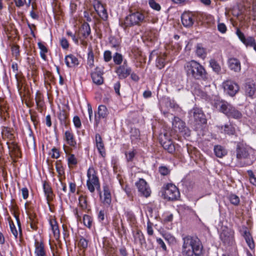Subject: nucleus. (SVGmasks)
<instances>
[{
  "mask_svg": "<svg viewBox=\"0 0 256 256\" xmlns=\"http://www.w3.org/2000/svg\"><path fill=\"white\" fill-rule=\"evenodd\" d=\"M182 254L184 256H201L202 244L197 237L186 236L182 238Z\"/></svg>",
  "mask_w": 256,
  "mask_h": 256,
  "instance_id": "obj_1",
  "label": "nucleus"
},
{
  "mask_svg": "<svg viewBox=\"0 0 256 256\" xmlns=\"http://www.w3.org/2000/svg\"><path fill=\"white\" fill-rule=\"evenodd\" d=\"M184 70L188 76L195 80H204L206 78L207 73L204 67L194 60L186 62Z\"/></svg>",
  "mask_w": 256,
  "mask_h": 256,
  "instance_id": "obj_2",
  "label": "nucleus"
},
{
  "mask_svg": "<svg viewBox=\"0 0 256 256\" xmlns=\"http://www.w3.org/2000/svg\"><path fill=\"white\" fill-rule=\"evenodd\" d=\"M216 108L229 118L240 120L242 118V112L230 103L224 100H216L214 104Z\"/></svg>",
  "mask_w": 256,
  "mask_h": 256,
  "instance_id": "obj_3",
  "label": "nucleus"
},
{
  "mask_svg": "<svg viewBox=\"0 0 256 256\" xmlns=\"http://www.w3.org/2000/svg\"><path fill=\"white\" fill-rule=\"evenodd\" d=\"M188 115L190 124L196 128L206 123V116L200 108H194L189 112Z\"/></svg>",
  "mask_w": 256,
  "mask_h": 256,
  "instance_id": "obj_4",
  "label": "nucleus"
},
{
  "mask_svg": "<svg viewBox=\"0 0 256 256\" xmlns=\"http://www.w3.org/2000/svg\"><path fill=\"white\" fill-rule=\"evenodd\" d=\"M88 180L86 186L88 190L92 193L94 192L96 189L100 192V186L96 172L93 167L90 168L87 171Z\"/></svg>",
  "mask_w": 256,
  "mask_h": 256,
  "instance_id": "obj_5",
  "label": "nucleus"
},
{
  "mask_svg": "<svg viewBox=\"0 0 256 256\" xmlns=\"http://www.w3.org/2000/svg\"><path fill=\"white\" fill-rule=\"evenodd\" d=\"M144 14L140 12H132L126 18L123 24L126 27L138 26L144 22Z\"/></svg>",
  "mask_w": 256,
  "mask_h": 256,
  "instance_id": "obj_6",
  "label": "nucleus"
},
{
  "mask_svg": "<svg viewBox=\"0 0 256 256\" xmlns=\"http://www.w3.org/2000/svg\"><path fill=\"white\" fill-rule=\"evenodd\" d=\"M164 188V196L166 199L169 200H176L180 198L179 190L174 184H168Z\"/></svg>",
  "mask_w": 256,
  "mask_h": 256,
  "instance_id": "obj_7",
  "label": "nucleus"
},
{
  "mask_svg": "<svg viewBox=\"0 0 256 256\" xmlns=\"http://www.w3.org/2000/svg\"><path fill=\"white\" fill-rule=\"evenodd\" d=\"M159 140L164 148L170 154L175 151V146L170 138L167 132L161 133L159 136Z\"/></svg>",
  "mask_w": 256,
  "mask_h": 256,
  "instance_id": "obj_8",
  "label": "nucleus"
},
{
  "mask_svg": "<svg viewBox=\"0 0 256 256\" xmlns=\"http://www.w3.org/2000/svg\"><path fill=\"white\" fill-rule=\"evenodd\" d=\"M220 238L225 244H230L234 240V232L227 226H222Z\"/></svg>",
  "mask_w": 256,
  "mask_h": 256,
  "instance_id": "obj_9",
  "label": "nucleus"
},
{
  "mask_svg": "<svg viewBox=\"0 0 256 256\" xmlns=\"http://www.w3.org/2000/svg\"><path fill=\"white\" fill-rule=\"evenodd\" d=\"M222 87L224 92L231 96H235L239 90L238 84L230 80H227L224 82L222 83Z\"/></svg>",
  "mask_w": 256,
  "mask_h": 256,
  "instance_id": "obj_10",
  "label": "nucleus"
},
{
  "mask_svg": "<svg viewBox=\"0 0 256 256\" xmlns=\"http://www.w3.org/2000/svg\"><path fill=\"white\" fill-rule=\"evenodd\" d=\"M132 69L128 66L126 60L124 61L122 65L117 67L116 72L120 79H124L127 78L131 73Z\"/></svg>",
  "mask_w": 256,
  "mask_h": 256,
  "instance_id": "obj_11",
  "label": "nucleus"
},
{
  "mask_svg": "<svg viewBox=\"0 0 256 256\" xmlns=\"http://www.w3.org/2000/svg\"><path fill=\"white\" fill-rule=\"evenodd\" d=\"M138 188V192L142 196L148 198L150 196L151 190L146 180L143 178H140L136 184Z\"/></svg>",
  "mask_w": 256,
  "mask_h": 256,
  "instance_id": "obj_12",
  "label": "nucleus"
},
{
  "mask_svg": "<svg viewBox=\"0 0 256 256\" xmlns=\"http://www.w3.org/2000/svg\"><path fill=\"white\" fill-rule=\"evenodd\" d=\"M236 34L240 41L246 46L252 47L254 45L255 39L254 37L248 36L246 37L239 28H236Z\"/></svg>",
  "mask_w": 256,
  "mask_h": 256,
  "instance_id": "obj_13",
  "label": "nucleus"
},
{
  "mask_svg": "<svg viewBox=\"0 0 256 256\" xmlns=\"http://www.w3.org/2000/svg\"><path fill=\"white\" fill-rule=\"evenodd\" d=\"M181 20L184 26L190 27L194 23V17L192 12H184L182 15Z\"/></svg>",
  "mask_w": 256,
  "mask_h": 256,
  "instance_id": "obj_14",
  "label": "nucleus"
},
{
  "mask_svg": "<svg viewBox=\"0 0 256 256\" xmlns=\"http://www.w3.org/2000/svg\"><path fill=\"white\" fill-rule=\"evenodd\" d=\"M236 152L238 159L246 158L249 156L247 148L242 144L238 143L237 144Z\"/></svg>",
  "mask_w": 256,
  "mask_h": 256,
  "instance_id": "obj_15",
  "label": "nucleus"
},
{
  "mask_svg": "<svg viewBox=\"0 0 256 256\" xmlns=\"http://www.w3.org/2000/svg\"><path fill=\"white\" fill-rule=\"evenodd\" d=\"M172 126L176 132H183L186 128L185 123L179 118L174 116L172 121Z\"/></svg>",
  "mask_w": 256,
  "mask_h": 256,
  "instance_id": "obj_16",
  "label": "nucleus"
},
{
  "mask_svg": "<svg viewBox=\"0 0 256 256\" xmlns=\"http://www.w3.org/2000/svg\"><path fill=\"white\" fill-rule=\"evenodd\" d=\"M228 66L229 68L235 72H240L241 70L240 62L239 60L236 58H230L228 60Z\"/></svg>",
  "mask_w": 256,
  "mask_h": 256,
  "instance_id": "obj_17",
  "label": "nucleus"
},
{
  "mask_svg": "<svg viewBox=\"0 0 256 256\" xmlns=\"http://www.w3.org/2000/svg\"><path fill=\"white\" fill-rule=\"evenodd\" d=\"M64 140H66L68 144L73 148L76 146V142L74 139V134L70 130H67L64 133Z\"/></svg>",
  "mask_w": 256,
  "mask_h": 256,
  "instance_id": "obj_18",
  "label": "nucleus"
},
{
  "mask_svg": "<svg viewBox=\"0 0 256 256\" xmlns=\"http://www.w3.org/2000/svg\"><path fill=\"white\" fill-rule=\"evenodd\" d=\"M34 246L36 256H46L44 244L42 242L36 241Z\"/></svg>",
  "mask_w": 256,
  "mask_h": 256,
  "instance_id": "obj_19",
  "label": "nucleus"
},
{
  "mask_svg": "<svg viewBox=\"0 0 256 256\" xmlns=\"http://www.w3.org/2000/svg\"><path fill=\"white\" fill-rule=\"evenodd\" d=\"M64 60L68 67H73L78 64V59L72 54L66 56Z\"/></svg>",
  "mask_w": 256,
  "mask_h": 256,
  "instance_id": "obj_20",
  "label": "nucleus"
},
{
  "mask_svg": "<svg viewBox=\"0 0 256 256\" xmlns=\"http://www.w3.org/2000/svg\"><path fill=\"white\" fill-rule=\"evenodd\" d=\"M64 152L68 154V160L69 164L75 165L77 164V160L73 154H70V148L68 146L64 145L63 146Z\"/></svg>",
  "mask_w": 256,
  "mask_h": 256,
  "instance_id": "obj_21",
  "label": "nucleus"
},
{
  "mask_svg": "<svg viewBox=\"0 0 256 256\" xmlns=\"http://www.w3.org/2000/svg\"><path fill=\"white\" fill-rule=\"evenodd\" d=\"M10 156L13 158H20V152L18 146L15 144H12L8 146Z\"/></svg>",
  "mask_w": 256,
  "mask_h": 256,
  "instance_id": "obj_22",
  "label": "nucleus"
},
{
  "mask_svg": "<svg viewBox=\"0 0 256 256\" xmlns=\"http://www.w3.org/2000/svg\"><path fill=\"white\" fill-rule=\"evenodd\" d=\"M92 78L93 82L98 84L100 85L103 83V78L102 77V74L100 72L96 71L92 73Z\"/></svg>",
  "mask_w": 256,
  "mask_h": 256,
  "instance_id": "obj_23",
  "label": "nucleus"
},
{
  "mask_svg": "<svg viewBox=\"0 0 256 256\" xmlns=\"http://www.w3.org/2000/svg\"><path fill=\"white\" fill-rule=\"evenodd\" d=\"M111 194L108 186H104V199L102 202L104 204L109 205L111 203Z\"/></svg>",
  "mask_w": 256,
  "mask_h": 256,
  "instance_id": "obj_24",
  "label": "nucleus"
},
{
  "mask_svg": "<svg viewBox=\"0 0 256 256\" xmlns=\"http://www.w3.org/2000/svg\"><path fill=\"white\" fill-rule=\"evenodd\" d=\"M215 155L220 158H222L227 154L226 150L220 145H216L214 147Z\"/></svg>",
  "mask_w": 256,
  "mask_h": 256,
  "instance_id": "obj_25",
  "label": "nucleus"
},
{
  "mask_svg": "<svg viewBox=\"0 0 256 256\" xmlns=\"http://www.w3.org/2000/svg\"><path fill=\"white\" fill-rule=\"evenodd\" d=\"M80 34L84 38H86L90 34V25L87 22H84L82 24L80 30Z\"/></svg>",
  "mask_w": 256,
  "mask_h": 256,
  "instance_id": "obj_26",
  "label": "nucleus"
},
{
  "mask_svg": "<svg viewBox=\"0 0 256 256\" xmlns=\"http://www.w3.org/2000/svg\"><path fill=\"white\" fill-rule=\"evenodd\" d=\"M188 152L190 157L194 160H196L197 158L200 157V154L199 151L192 146L188 147Z\"/></svg>",
  "mask_w": 256,
  "mask_h": 256,
  "instance_id": "obj_27",
  "label": "nucleus"
},
{
  "mask_svg": "<svg viewBox=\"0 0 256 256\" xmlns=\"http://www.w3.org/2000/svg\"><path fill=\"white\" fill-rule=\"evenodd\" d=\"M196 54L198 56L204 59L206 55V52L201 44H198L196 46Z\"/></svg>",
  "mask_w": 256,
  "mask_h": 256,
  "instance_id": "obj_28",
  "label": "nucleus"
},
{
  "mask_svg": "<svg viewBox=\"0 0 256 256\" xmlns=\"http://www.w3.org/2000/svg\"><path fill=\"white\" fill-rule=\"evenodd\" d=\"M50 224L54 236L56 238H59L60 230L56 221L54 219L50 220Z\"/></svg>",
  "mask_w": 256,
  "mask_h": 256,
  "instance_id": "obj_29",
  "label": "nucleus"
},
{
  "mask_svg": "<svg viewBox=\"0 0 256 256\" xmlns=\"http://www.w3.org/2000/svg\"><path fill=\"white\" fill-rule=\"evenodd\" d=\"M244 237L248 247L251 250H254L255 244L253 238L249 232H244Z\"/></svg>",
  "mask_w": 256,
  "mask_h": 256,
  "instance_id": "obj_30",
  "label": "nucleus"
},
{
  "mask_svg": "<svg viewBox=\"0 0 256 256\" xmlns=\"http://www.w3.org/2000/svg\"><path fill=\"white\" fill-rule=\"evenodd\" d=\"M43 188L48 202L52 200L53 194L50 186L46 182H44L43 184Z\"/></svg>",
  "mask_w": 256,
  "mask_h": 256,
  "instance_id": "obj_31",
  "label": "nucleus"
},
{
  "mask_svg": "<svg viewBox=\"0 0 256 256\" xmlns=\"http://www.w3.org/2000/svg\"><path fill=\"white\" fill-rule=\"evenodd\" d=\"M256 92L255 84L253 83H248L246 86V93L247 96L252 97Z\"/></svg>",
  "mask_w": 256,
  "mask_h": 256,
  "instance_id": "obj_32",
  "label": "nucleus"
},
{
  "mask_svg": "<svg viewBox=\"0 0 256 256\" xmlns=\"http://www.w3.org/2000/svg\"><path fill=\"white\" fill-rule=\"evenodd\" d=\"M220 129L222 130H224V134H229V135H232L234 134L235 132V128L231 124H225L224 126H220Z\"/></svg>",
  "mask_w": 256,
  "mask_h": 256,
  "instance_id": "obj_33",
  "label": "nucleus"
},
{
  "mask_svg": "<svg viewBox=\"0 0 256 256\" xmlns=\"http://www.w3.org/2000/svg\"><path fill=\"white\" fill-rule=\"evenodd\" d=\"M108 110L106 106L104 105H100L98 110V114L99 118H105L108 114Z\"/></svg>",
  "mask_w": 256,
  "mask_h": 256,
  "instance_id": "obj_34",
  "label": "nucleus"
},
{
  "mask_svg": "<svg viewBox=\"0 0 256 256\" xmlns=\"http://www.w3.org/2000/svg\"><path fill=\"white\" fill-rule=\"evenodd\" d=\"M210 65L215 72L218 74H219L220 72L221 67L219 64L215 60H210Z\"/></svg>",
  "mask_w": 256,
  "mask_h": 256,
  "instance_id": "obj_35",
  "label": "nucleus"
},
{
  "mask_svg": "<svg viewBox=\"0 0 256 256\" xmlns=\"http://www.w3.org/2000/svg\"><path fill=\"white\" fill-rule=\"evenodd\" d=\"M88 64L90 68H92L94 66V54L91 46L88 48Z\"/></svg>",
  "mask_w": 256,
  "mask_h": 256,
  "instance_id": "obj_36",
  "label": "nucleus"
},
{
  "mask_svg": "<svg viewBox=\"0 0 256 256\" xmlns=\"http://www.w3.org/2000/svg\"><path fill=\"white\" fill-rule=\"evenodd\" d=\"M166 54H163L159 56L156 60V66L159 69L163 68L165 65Z\"/></svg>",
  "mask_w": 256,
  "mask_h": 256,
  "instance_id": "obj_37",
  "label": "nucleus"
},
{
  "mask_svg": "<svg viewBox=\"0 0 256 256\" xmlns=\"http://www.w3.org/2000/svg\"><path fill=\"white\" fill-rule=\"evenodd\" d=\"M29 217V222L30 224V226L32 230H37V225L36 224L38 222L37 220L35 218V215L34 214H28Z\"/></svg>",
  "mask_w": 256,
  "mask_h": 256,
  "instance_id": "obj_38",
  "label": "nucleus"
},
{
  "mask_svg": "<svg viewBox=\"0 0 256 256\" xmlns=\"http://www.w3.org/2000/svg\"><path fill=\"white\" fill-rule=\"evenodd\" d=\"M134 238L135 242H138L140 244H142V242L145 240L144 236L140 230L137 231L136 234L134 235Z\"/></svg>",
  "mask_w": 256,
  "mask_h": 256,
  "instance_id": "obj_39",
  "label": "nucleus"
},
{
  "mask_svg": "<svg viewBox=\"0 0 256 256\" xmlns=\"http://www.w3.org/2000/svg\"><path fill=\"white\" fill-rule=\"evenodd\" d=\"M97 14L100 17L104 20L108 18V14L106 9L104 8V5L102 6L96 11Z\"/></svg>",
  "mask_w": 256,
  "mask_h": 256,
  "instance_id": "obj_40",
  "label": "nucleus"
},
{
  "mask_svg": "<svg viewBox=\"0 0 256 256\" xmlns=\"http://www.w3.org/2000/svg\"><path fill=\"white\" fill-rule=\"evenodd\" d=\"M79 204L82 210H86L87 208L86 197L84 196H80L78 198Z\"/></svg>",
  "mask_w": 256,
  "mask_h": 256,
  "instance_id": "obj_41",
  "label": "nucleus"
},
{
  "mask_svg": "<svg viewBox=\"0 0 256 256\" xmlns=\"http://www.w3.org/2000/svg\"><path fill=\"white\" fill-rule=\"evenodd\" d=\"M16 6L17 7H21L26 4L27 6H30L32 0H14Z\"/></svg>",
  "mask_w": 256,
  "mask_h": 256,
  "instance_id": "obj_42",
  "label": "nucleus"
},
{
  "mask_svg": "<svg viewBox=\"0 0 256 256\" xmlns=\"http://www.w3.org/2000/svg\"><path fill=\"white\" fill-rule=\"evenodd\" d=\"M2 135L3 138H6L10 140H12L14 137L11 130L8 128H4L2 130Z\"/></svg>",
  "mask_w": 256,
  "mask_h": 256,
  "instance_id": "obj_43",
  "label": "nucleus"
},
{
  "mask_svg": "<svg viewBox=\"0 0 256 256\" xmlns=\"http://www.w3.org/2000/svg\"><path fill=\"white\" fill-rule=\"evenodd\" d=\"M83 222L84 226L90 228L92 223V218L87 214H84L83 216Z\"/></svg>",
  "mask_w": 256,
  "mask_h": 256,
  "instance_id": "obj_44",
  "label": "nucleus"
},
{
  "mask_svg": "<svg viewBox=\"0 0 256 256\" xmlns=\"http://www.w3.org/2000/svg\"><path fill=\"white\" fill-rule=\"evenodd\" d=\"M113 60L115 64L120 65L123 60V57L121 54L116 52L113 56Z\"/></svg>",
  "mask_w": 256,
  "mask_h": 256,
  "instance_id": "obj_45",
  "label": "nucleus"
},
{
  "mask_svg": "<svg viewBox=\"0 0 256 256\" xmlns=\"http://www.w3.org/2000/svg\"><path fill=\"white\" fill-rule=\"evenodd\" d=\"M229 200L234 205L238 206L240 204V198L236 194H232L229 196Z\"/></svg>",
  "mask_w": 256,
  "mask_h": 256,
  "instance_id": "obj_46",
  "label": "nucleus"
},
{
  "mask_svg": "<svg viewBox=\"0 0 256 256\" xmlns=\"http://www.w3.org/2000/svg\"><path fill=\"white\" fill-rule=\"evenodd\" d=\"M148 4L150 8L154 10L159 11L161 9L160 5L156 2L154 0H149Z\"/></svg>",
  "mask_w": 256,
  "mask_h": 256,
  "instance_id": "obj_47",
  "label": "nucleus"
},
{
  "mask_svg": "<svg viewBox=\"0 0 256 256\" xmlns=\"http://www.w3.org/2000/svg\"><path fill=\"white\" fill-rule=\"evenodd\" d=\"M97 148L102 157H104L106 156V152L104 150V144L103 142L96 144Z\"/></svg>",
  "mask_w": 256,
  "mask_h": 256,
  "instance_id": "obj_48",
  "label": "nucleus"
},
{
  "mask_svg": "<svg viewBox=\"0 0 256 256\" xmlns=\"http://www.w3.org/2000/svg\"><path fill=\"white\" fill-rule=\"evenodd\" d=\"M88 242L86 239L82 238L80 239L78 246L82 249H86L88 247Z\"/></svg>",
  "mask_w": 256,
  "mask_h": 256,
  "instance_id": "obj_49",
  "label": "nucleus"
},
{
  "mask_svg": "<svg viewBox=\"0 0 256 256\" xmlns=\"http://www.w3.org/2000/svg\"><path fill=\"white\" fill-rule=\"evenodd\" d=\"M10 226L12 233L14 236L15 238H16L18 236V231L12 222H10Z\"/></svg>",
  "mask_w": 256,
  "mask_h": 256,
  "instance_id": "obj_50",
  "label": "nucleus"
},
{
  "mask_svg": "<svg viewBox=\"0 0 256 256\" xmlns=\"http://www.w3.org/2000/svg\"><path fill=\"white\" fill-rule=\"evenodd\" d=\"M159 172L162 175L166 176L170 173V170L167 167L161 166L159 168Z\"/></svg>",
  "mask_w": 256,
  "mask_h": 256,
  "instance_id": "obj_51",
  "label": "nucleus"
},
{
  "mask_svg": "<svg viewBox=\"0 0 256 256\" xmlns=\"http://www.w3.org/2000/svg\"><path fill=\"white\" fill-rule=\"evenodd\" d=\"M58 118L62 124H66L67 116L64 112H62L60 113Z\"/></svg>",
  "mask_w": 256,
  "mask_h": 256,
  "instance_id": "obj_52",
  "label": "nucleus"
},
{
  "mask_svg": "<svg viewBox=\"0 0 256 256\" xmlns=\"http://www.w3.org/2000/svg\"><path fill=\"white\" fill-rule=\"evenodd\" d=\"M104 58L105 62H110L112 58L111 52L110 50L105 51L104 54Z\"/></svg>",
  "mask_w": 256,
  "mask_h": 256,
  "instance_id": "obj_53",
  "label": "nucleus"
},
{
  "mask_svg": "<svg viewBox=\"0 0 256 256\" xmlns=\"http://www.w3.org/2000/svg\"><path fill=\"white\" fill-rule=\"evenodd\" d=\"M73 122L76 128H80L81 126V122L80 118L78 116H74Z\"/></svg>",
  "mask_w": 256,
  "mask_h": 256,
  "instance_id": "obj_54",
  "label": "nucleus"
},
{
  "mask_svg": "<svg viewBox=\"0 0 256 256\" xmlns=\"http://www.w3.org/2000/svg\"><path fill=\"white\" fill-rule=\"evenodd\" d=\"M218 30L222 33H225L226 31V27L224 23H219L218 25Z\"/></svg>",
  "mask_w": 256,
  "mask_h": 256,
  "instance_id": "obj_55",
  "label": "nucleus"
},
{
  "mask_svg": "<svg viewBox=\"0 0 256 256\" xmlns=\"http://www.w3.org/2000/svg\"><path fill=\"white\" fill-rule=\"evenodd\" d=\"M36 103L38 109H42L44 106V102L41 100L40 97L36 96Z\"/></svg>",
  "mask_w": 256,
  "mask_h": 256,
  "instance_id": "obj_56",
  "label": "nucleus"
},
{
  "mask_svg": "<svg viewBox=\"0 0 256 256\" xmlns=\"http://www.w3.org/2000/svg\"><path fill=\"white\" fill-rule=\"evenodd\" d=\"M12 52L13 55L17 56L19 55V46H12Z\"/></svg>",
  "mask_w": 256,
  "mask_h": 256,
  "instance_id": "obj_57",
  "label": "nucleus"
},
{
  "mask_svg": "<svg viewBox=\"0 0 256 256\" xmlns=\"http://www.w3.org/2000/svg\"><path fill=\"white\" fill-rule=\"evenodd\" d=\"M52 154H51V156L52 158H58L60 157V153L58 149L54 148L52 149Z\"/></svg>",
  "mask_w": 256,
  "mask_h": 256,
  "instance_id": "obj_58",
  "label": "nucleus"
},
{
  "mask_svg": "<svg viewBox=\"0 0 256 256\" xmlns=\"http://www.w3.org/2000/svg\"><path fill=\"white\" fill-rule=\"evenodd\" d=\"M94 8L96 11L100 8L103 4L98 0H94L93 2Z\"/></svg>",
  "mask_w": 256,
  "mask_h": 256,
  "instance_id": "obj_59",
  "label": "nucleus"
},
{
  "mask_svg": "<svg viewBox=\"0 0 256 256\" xmlns=\"http://www.w3.org/2000/svg\"><path fill=\"white\" fill-rule=\"evenodd\" d=\"M156 242L164 250H166V246L162 239H161L160 238H158L156 239Z\"/></svg>",
  "mask_w": 256,
  "mask_h": 256,
  "instance_id": "obj_60",
  "label": "nucleus"
},
{
  "mask_svg": "<svg viewBox=\"0 0 256 256\" xmlns=\"http://www.w3.org/2000/svg\"><path fill=\"white\" fill-rule=\"evenodd\" d=\"M252 4V19L256 21V0H253Z\"/></svg>",
  "mask_w": 256,
  "mask_h": 256,
  "instance_id": "obj_61",
  "label": "nucleus"
},
{
  "mask_svg": "<svg viewBox=\"0 0 256 256\" xmlns=\"http://www.w3.org/2000/svg\"><path fill=\"white\" fill-rule=\"evenodd\" d=\"M147 232L149 236H152L154 234L153 229L152 226V224L150 222L147 224Z\"/></svg>",
  "mask_w": 256,
  "mask_h": 256,
  "instance_id": "obj_62",
  "label": "nucleus"
},
{
  "mask_svg": "<svg viewBox=\"0 0 256 256\" xmlns=\"http://www.w3.org/2000/svg\"><path fill=\"white\" fill-rule=\"evenodd\" d=\"M60 44H61V46L62 47V48H64V49L68 48V40L66 38H62L60 41Z\"/></svg>",
  "mask_w": 256,
  "mask_h": 256,
  "instance_id": "obj_63",
  "label": "nucleus"
},
{
  "mask_svg": "<svg viewBox=\"0 0 256 256\" xmlns=\"http://www.w3.org/2000/svg\"><path fill=\"white\" fill-rule=\"evenodd\" d=\"M22 198L24 199H26L28 196V191L27 188H24L22 189Z\"/></svg>",
  "mask_w": 256,
  "mask_h": 256,
  "instance_id": "obj_64",
  "label": "nucleus"
}]
</instances>
